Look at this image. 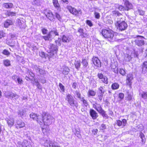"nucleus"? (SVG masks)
Wrapping results in <instances>:
<instances>
[{
  "instance_id": "1",
  "label": "nucleus",
  "mask_w": 147,
  "mask_h": 147,
  "mask_svg": "<svg viewBox=\"0 0 147 147\" xmlns=\"http://www.w3.org/2000/svg\"><path fill=\"white\" fill-rule=\"evenodd\" d=\"M101 33L104 38L110 42H113L116 40L115 34L112 31L102 29Z\"/></svg>"
},
{
  "instance_id": "2",
  "label": "nucleus",
  "mask_w": 147,
  "mask_h": 147,
  "mask_svg": "<svg viewBox=\"0 0 147 147\" xmlns=\"http://www.w3.org/2000/svg\"><path fill=\"white\" fill-rule=\"evenodd\" d=\"M115 24L117 28L121 31L126 29L127 26V24L125 22L124 18L122 17L117 18V20L115 21Z\"/></svg>"
},
{
  "instance_id": "3",
  "label": "nucleus",
  "mask_w": 147,
  "mask_h": 147,
  "mask_svg": "<svg viewBox=\"0 0 147 147\" xmlns=\"http://www.w3.org/2000/svg\"><path fill=\"white\" fill-rule=\"evenodd\" d=\"M42 117V124L44 123L45 125H49L51 123L53 120V117L50 114L45 112H43Z\"/></svg>"
},
{
  "instance_id": "4",
  "label": "nucleus",
  "mask_w": 147,
  "mask_h": 147,
  "mask_svg": "<svg viewBox=\"0 0 147 147\" xmlns=\"http://www.w3.org/2000/svg\"><path fill=\"white\" fill-rule=\"evenodd\" d=\"M65 99L71 106L77 108L78 106V103L72 95L69 94H68L66 96Z\"/></svg>"
},
{
  "instance_id": "5",
  "label": "nucleus",
  "mask_w": 147,
  "mask_h": 147,
  "mask_svg": "<svg viewBox=\"0 0 147 147\" xmlns=\"http://www.w3.org/2000/svg\"><path fill=\"white\" fill-rule=\"evenodd\" d=\"M30 117L34 120L37 121L40 125H42V116L41 115H37L34 113H32L30 115Z\"/></svg>"
},
{
  "instance_id": "6",
  "label": "nucleus",
  "mask_w": 147,
  "mask_h": 147,
  "mask_svg": "<svg viewBox=\"0 0 147 147\" xmlns=\"http://www.w3.org/2000/svg\"><path fill=\"white\" fill-rule=\"evenodd\" d=\"M67 9L71 13L74 15L77 16L79 14H82V11L81 10L78 11L71 6H67Z\"/></svg>"
},
{
  "instance_id": "7",
  "label": "nucleus",
  "mask_w": 147,
  "mask_h": 147,
  "mask_svg": "<svg viewBox=\"0 0 147 147\" xmlns=\"http://www.w3.org/2000/svg\"><path fill=\"white\" fill-rule=\"evenodd\" d=\"M44 146L47 147H57V143L54 141L47 140L44 144Z\"/></svg>"
},
{
  "instance_id": "8",
  "label": "nucleus",
  "mask_w": 147,
  "mask_h": 147,
  "mask_svg": "<svg viewBox=\"0 0 147 147\" xmlns=\"http://www.w3.org/2000/svg\"><path fill=\"white\" fill-rule=\"evenodd\" d=\"M138 38L134 40L135 44L140 47L144 45V37L140 36H138Z\"/></svg>"
},
{
  "instance_id": "9",
  "label": "nucleus",
  "mask_w": 147,
  "mask_h": 147,
  "mask_svg": "<svg viewBox=\"0 0 147 147\" xmlns=\"http://www.w3.org/2000/svg\"><path fill=\"white\" fill-rule=\"evenodd\" d=\"M49 48V52L52 54V55L51 54V55L52 56L57 53L58 51L57 46L53 44H50Z\"/></svg>"
},
{
  "instance_id": "10",
  "label": "nucleus",
  "mask_w": 147,
  "mask_h": 147,
  "mask_svg": "<svg viewBox=\"0 0 147 147\" xmlns=\"http://www.w3.org/2000/svg\"><path fill=\"white\" fill-rule=\"evenodd\" d=\"M5 96L6 97L8 98H10L11 99H14L16 100L19 97L16 94L9 91L5 93Z\"/></svg>"
},
{
  "instance_id": "11",
  "label": "nucleus",
  "mask_w": 147,
  "mask_h": 147,
  "mask_svg": "<svg viewBox=\"0 0 147 147\" xmlns=\"http://www.w3.org/2000/svg\"><path fill=\"white\" fill-rule=\"evenodd\" d=\"M45 14L46 17L51 21L53 22L55 20V17L51 11L49 10L47 11Z\"/></svg>"
},
{
  "instance_id": "12",
  "label": "nucleus",
  "mask_w": 147,
  "mask_h": 147,
  "mask_svg": "<svg viewBox=\"0 0 147 147\" xmlns=\"http://www.w3.org/2000/svg\"><path fill=\"white\" fill-rule=\"evenodd\" d=\"M124 2L125 6V11H128L129 10L132 9L133 8V5L131 3H130L127 0H123Z\"/></svg>"
},
{
  "instance_id": "13",
  "label": "nucleus",
  "mask_w": 147,
  "mask_h": 147,
  "mask_svg": "<svg viewBox=\"0 0 147 147\" xmlns=\"http://www.w3.org/2000/svg\"><path fill=\"white\" fill-rule=\"evenodd\" d=\"M133 79V76L132 74H129L127 75L126 83L130 87L131 86L132 84L131 81Z\"/></svg>"
},
{
  "instance_id": "14",
  "label": "nucleus",
  "mask_w": 147,
  "mask_h": 147,
  "mask_svg": "<svg viewBox=\"0 0 147 147\" xmlns=\"http://www.w3.org/2000/svg\"><path fill=\"white\" fill-rule=\"evenodd\" d=\"M92 61L95 66L99 67H101L100 61L97 57H94L92 59Z\"/></svg>"
},
{
  "instance_id": "15",
  "label": "nucleus",
  "mask_w": 147,
  "mask_h": 147,
  "mask_svg": "<svg viewBox=\"0 0 147 147\" xmlns=\"http://www.w3.org/2000/svg\"><path fill=\"white\" fill-rule=\"evenodd\" d=\"M16 123L15 126L17 129L22 128L25 125V123L21 120L16 121Z\"/></svg>"
},
{
  "instance_id": "16",
  "label": "nucleus",
  "mask_w": 147,
  "mask_h": 147,
  "mask_svg": "<svg viewBox=\"0 0 147 147\" xmlns=\"http://www.w3.org/2000/svg\"><path fill=\"white\" fill-rule=\"evenodd\" d=\"M90 116L93 119H96L98 116L97 113L96 111L93 109H90Z\"/></svg>"
},
{
  "instance_id": "17",
  "label": "nucleus",
  "mask_w": 147,
  "mask_h": 147,
  "mask_svg": "<svg viewBox=\"0 0 147 147\" xmlns=\"http://www.w3.org/2000/svg\"><path fill=\"white\" fill-rule=\"evenodd\" d=\"M70 71L68 67L65 65L63 66L61 68V72L62 74L65 75H67Z\"/></svg>"
},
{
  "instance_id": "18",
  "label": "nucleus",
  "mask_w": 147,
  "mask_h": 147,
  "mask_svg": "<svg viewBox=\"0 0 147 147\" xmlns=\"http://www.w3.org/2000/svg\"><path fill=\"white\" fill-rule=\"evenodd\" d=\"M5 120L8 124L9 127H11L14 124V119L13 117H9L7 118Z\"/></svg>"
},
{
  "instance_id": "19",
  "label": "nucleus",
  "mask_w": 147,
  "mask_h": 147,
  "mask_svg": "<svg viewBox=\"0 0 147 147\" xmlns=\"http://www.w3.org/2000/svg\"><path fill=\"white\" fill-rule=\"evenodd\" d=\"M19 147H32L31 142L27 140H24Z\"/></svg>"
},
{
  "instance_id": "20",
  "label": "nucleus",
  "mask_w": 147,
  "mask_h": 147,
  "mask_svg": "<svg viewBox=\"0 0 147 147\" xmlns=\"http://www.w3.org/2000/svg\"><path fill=\"white\" fill-rule=\"evenodd\" d=\"M93 107L96 110L98 113L103 109L100 104L95 103L93 105Z\"/></svg>"
},
{
  "instance_id": "21",
  "label": "nucleus",
  "mask_w": 147,
  "mask_h": 147,
  "mask_svg": "<svg viewBox=\"0 0 147 147\" xmlns=\"http://www.w3.org/2000/svg\"><path fill=\"white\" fill-rule=\"evenodd\" d=\"M53 5L55 8L58 11H60V8L57 0H53Z\"/></svg>"
},
{
  "instance_id": "22",
  "label": "nucleus",
  "mask_w": 147,
  "mask_h": 147,
  "mask_svg": "<svg viewBox=\"0 0 147 147\" xmlns=\"http://www.w3.org/2000/svg\"><path fill=\"white\" fill-rule=\"evenodd\" d=\"M62 40L63 42H68L71 40V39L68 36L64 35L62 36Z\"/></svg>"
},
{
  "instance_id": "23",
  "label": "nucleus",
  "mask_w": 147,
  "mask_h": 147,
  "mask_svg": "<svg viewBox=\"0 0 147 147\" xmlns=\"http://www.w3.org/2000/svg\"><path fill=\"white\" fill-rule=\"evenodd\" d=\"M50 34V36L51 38H53L55 36L58 35V33L57 32L56 30H51L50 32L48 34Z\"/></svg>"
},
{
  "instance_id": "24",
  "label": "nucleus",
  "mask_w": 147,
  "mask_h": 147,
  "mask_svg": "<svg viewBox=\"0 0 147 147\" xmlns=\"http://www.w3.org/2000/svg\"><path fill=\"white\" fill-rule=\"evenodd\" d=\"M13 24L12 21L10 20H7L4 23V26L5 28L8 27L10 25Z\"/></svg>"
},
{
  "instance_id": "25",
  "label": "nucleus",
  "mask_w": 147,
  "mask_h": 147,
  "mask_svg": "<svg viewBox=\"0 0 147 147\" xmlns=\"http://www.w3.org/2000/svg\"><path fill=\"white\" fill-rule=\"evenodd\" d=\"M3 6L6 8H11L12 7L13 5L11 3H5L3 4Z\"/></svg>"
},
{
  "instance_id": "26",
  "label": "nucleus",
  "mask_w": 147,
  "mask_h": 147,
  "mask_svg": "<svg viewBox=\"0 0 147 147\" xmlns=\"http://www.w3.org/2000/svg\"><path fill=\"white\" fill-rule=\"evenodd\" d=\"M142 71L145 73L147 70V61H145L142 66Z\"/></svg>"
},
{
  "instance_id": "27",
  "label": "nucleus",
  "mask_w": 147,
  "mask_h": 147,
  "mask_svg": "<svg viewBox=\"0 0 147 147\" xmlns=\"http://www.w3.org/2000/svg\"><path fill=\"white\" fill-rule=\"evenodd\" d=\"M96 94V92L94 91L91 90H89L87 93L88 96V97L94 96Z\"/></svg>"
},
{
  "instance_id": "28",
  "label": "nucleus",
  "mask_w": 147,
  "mask_h": 147,
  "mask_svg": "<svg viewBox=\"0 0 147 147\" xmlns=\"http://www.w3.org/2000/svg\"><path fill=\"white\" fill-rule=\"evenodd\" d=\"M140 95L144 99H147V92L142 91L140 92Z\"/></svg>"
},
{
  "instance_id": "29",
  "label": "nucleus",
  "mask_w": 147,
  "mask_h": 147,
  "mask_svg": "<svg viewBox=\"0 0 147 147\" xmlns=\"http://www.w3.org/2000/svg\"><path fill=\"white\" fill-rule=\"evenodd\" d=\"M82 63L83 65L84 68L85 69H86L88 65L87 61L86 59H83L82 60Z\"/></svg>"
},
{
  "instance_id": "30",
  "label": "nucleus",
  "mask_w": 147,
  "mask_h": 147,
  "mask_svg": "<svg viewBox=\"0 0 147 147\" xmlns=\"http://www.w3.org/2000/svg\"><path fill=\"white\" fill-rule=\"evenodd\" d=\"M112 14L113 16H118L119 17L120 16V17H123L121 13L119 11L115 10L113 11L112 12Z\"/></svg>"
},
{
  "instance_id": "31",
  "label": "nucleus",
  "mask_w": 147,
  "mask_h": 147,
  "mask_svg": "<svg viewBox=\"0 0 147 147\" xmlns=\"http://www.w3.org/2000/svg\"><path fill=\"white\" fill-rule=\"evenodd\" d=\"M99 113L105 119H107L108 118V116L106 113L105 112L103 109Z\"/></svg>"
},
{
  "instance_id": "32",
  "label": "nucleus",
  "mask_w": 147,
  "mask_h": 147,
  "mask_svg": "<svg viewBox=\"0 0 147 147\" xmlns=\"http://www.w3.org/2000/svg\"><path fill=\"white\" fill-rule=\"evenodd\" d=\"M140 137L142 139L141 141L142 144H144L146 141V139L144 134L141 133L140 134Z\"/></svg>"
},
{
  "instance_id": "33",
  "label": "nucleus",
  "mask_w": 147,
  "mask_h": 147,
  "mask_svg": "<svg viewBox=\"0 0 147 147\" xmlns=\"http://www.w3.org/2000/svg\"><path fill=\"white\" fill-rule=\"evenodd\" d=\"M119 87V85L117 83L113 84L111 86V88L113 90L117 89Z\"/></svg>"
},
{
  "instance_id": "34",
  "label": "nucleus",
  "mask_w": 147,
  "mask_h": 147,
  "mask_svg": "<svg viewBox=\"0 0 147 147\" xmlns=\"http://www.w3.org/2000/svg\"><path fill=\"white\" fill-rule=\"evenodd\" d=\"M105 87L104 86H100L98 89V93L104 94L105 92Z\"/></svg>"
},
{
  "instance_id": "35",
  "label": "nucleus",
  "mask_w": 147,
  "mask_h": 147,
  "mask_svg": "<svg viewBox=\"0 0 147 147\" xmlns=\"http://www.w3.org/2000/svg\"><path fill=\"white\" fill-rule=\"evenodd\" d=\"M131 58V55L127 54L125 55L124 59L126 61L128 62L130 61Z\"/></svg>"
},
{
  "instance_id": "36",
  "label": "nucleus",
  "mask_w": 147,
  "mask_h": 147,
  "mask_svg": "<svg viewBox=\"0 0 147 147\" xmlns=\"http://www.w3.org/2000/svg\"><path fill=\"white\" fill-rule=\"evenodd\" d=\"M35 82L36 83L35 85L37 86L38 88L39 89H42L41 85L39 84L38 80H36L34 78Z\"/></svg>"
},
{
  "instance_id": "37",
  "label": "nucleus",
  "mask_w": 147,
  "mask_h": 147,
  "mask_svg": "<svg viewBox=\"0 0 147 147\" xmlns=\"http://www.w3.org/2000/svg\"><path fill=\"white\" fill-rule=\"evenodd\" d=\"M74 65L76 68L78 69L80 67L81 65L80 62L79 61H75L74 63Z\"/></svg>"
},
{
  "instance_id": "38",
  "label": "nucleus",
  "mask_w": 147,
  "mask_h": 147,
  "mask_svg": "<svg viewBox=\"0 0 147 147\" xmlns=\"http://www.w3.org/2000/svg\"><path fill=\"white\" fill-rule=\"evenodd\" d=\"M75 132L74 133L75 135L78 137H80V130L79 129L77 128L75 129Z\"/></svg>"
},
{
  "instance_id": "39",
  "label": "nucleus",
  "mask_w": 147,
  "mask_h": 147,
  "mask_svg": "<svg viewBox=\"0 0 147 147\" xmlns=\"http://www.w3.org/2000/svg\"><path fill=\"white\" fill-rule=\"evenodd\" d=\"M101 81L104 83L107 84L108 83V80L106 76H105L101 80Z\"/></svg>"
},
{
  "instance_id": "40",
  "label": "nucleus",
  "mask_w": 147,
  "mask_h": 147,
  "mask_svg": "<svg viewBox=\"0 0 147 147\" xmlns=\"http://www.w3.org/2000/svg\"><path fill=\"white\" fill-rule=\"evenodd\" d=\"M18 22H19V25L20 28H25L26 27V25L25 24V23H23V24H22L20 20H19L18 21Z\"/></svg>"
},
{
  "instance_id": "41",
  "label": "nucleus",
  "mask_w": 147,
  "mask_h": 147,
  "mask_svg": "<svg viewBox=\"0 0 147 147\" xmlns=\"http://www.w3.org/2000/svg\"><path fill=\"white\" fill-rule=\"evenodd\" d=\"M25 113V111L24 110H19L18 112V115L22 117Z\"/></svg>"
},
{
  "instance_id": "42",
  "label": "nucleus",
  "mask_w": 147,
  "mask_h": 147,
  "mask_svg": "<svg viewBox=\"0 0 147 147\" xmlns=\"http://www.w3.org/2000/svg\"><path fill=\"white\" fill-rule=\"evenodd\" d=\"M3 63L4 65L6 66H8L10 65V61L8 59H6L4 60Z\"/></svg>"
},
{
  "instance_id": "43",
  "label": "nucleus",
  "mask_w": 147,
  "mask_h": 147,
  "mask_svg": "<svg viewBox=\"0 0 147 147\" xmlns=\"http://www.w3.org/2000/svg\"><path fill=\"white\" fill-rule=\"evenodd\" d=\"M6 14L8 16H14L16 15V13L15 12H11L10 11H7Z\"/></svg>"
},
{
  "instance_id": "44",
  "label": "nucleus",
  "mask_w": 147,
  "mask_h": 147,
  "mask_svg": "<svg viewBox=\"0 0 147 147\" xmlns=\"http://www.w3.org/2000/svg\"><path fill=\"white\" fill-rule=\"evenodd\" d=\"M50 34H48L46 36H43L42 37L45 40H49L50 39H51L50 37Z\"/></svg>"
},
{
  "instance_id": "45",
  "label": "nucleus",
  "mask_w": 147,
  "mask_h": 147,
  "mask_svg": "<svg viewBox=\"0 0 147 147\" xmlns=\"http://www.w3.org/2000/svg\"><path fill=\"white\" fill-rule=\"evenodd\" d=\"M118 7V8L120 11H124L125 10V8L123 6L121 5H119L118 4H116Z\"/></svg>"
},
{
  "instance_id": "46",
  "label": "nucleus",
  "mask_w": 147,
  "mask_h": 147,
  "mask_svg": "<svg viewBox=\"0 0 147 147\" xmlns=\"http://www.w3.org/2000/svg\"><path fill=\"white\" fill-rule=\"evenodd\" d=\"M103 94H104L102 93L100 94L98 92V98L99 100L100 101H101L102 99L103 96Z\"/></svg>"
},
{
  "instance_id": "47",
  "label": "nucleus",
  "mask_w": 147,
  "mask_h": 147,
  "mask_svg": "<svg viewBox=\"0 0 147 147\" xmlns=\"http://www.w3.org/2000/svg\"><path fill=\"white\" fill-rule=\"evenodd\" d=\"M95 17L97 19H99L100 17V14L99 13L96 11H94V13Z\"/></svg>"
},
{
  "instance_id": "48",
  "label": "nucleus",
  "mask_w": 147,
  "mask_h": 147,
  "mask_svg": "<svg viewBox=\"0 0 147 147\" xmlns=\"http://www.w3.org/2000/svg\"><path fill=\"white\" fill-rule=\"evenodd\" d=\"M40 0H33V4L34 5H39L40 4Z\"/></svg>"
},
{
  "instance_id": "49",
  "label": "nucleus",
  "mask_w": 147,
  "mask_h": 147,
  "mask_svg": "<svg viewBox=\"0 0 147 147\" xmlns=\"http://www.w3.org/2000/svg\"><path fill=\"white\" fill-rule=\"evenodd\" d=\"M61 39L58 38L57 40L55 41V42L56 44L58 45H60L61 44Z\"/></svg>"
},
{
  "instance_id": "50",
  "label": "nucleus",
  "mask_w": 147,
  "mask_h": 147,
  "mask_svg": "<svg viewBox=\"0 0 147 147\" xmlns=\"http://www.w3.org/2000/svg\"><path fill=\"white\" fill-rule=\"evenodd\" d=\"M55 16L56 18L59 21H61V17L60 15L57 13L56 12L55 13Z\"/></svg>"
},
{
  "instance_id": "51",
  "label": "nucleus",
  "mask_w": 147,
  "mask_h": 147,
  "mask_svg": "<svg viewBox=\"0 0 147 147\" xmlns=\"http://www.w3.org/2000/svg\"><path fill=\"white\" fill-rule=\"evenodd\" d=\"M6 36V34L2 31L0 30V38L1 39L2 38Z\"/></svg>"
},
{
  "instance_id": "52",
  "label": "nucleus",
  "mask_w": 147,
  "mask_h": 147,
  "mask_svg": "<svg viewBox=\"0 0 147 147\" xmlns=\"http://www.w3.org/2000/svg\"><path fill=\"white\" fill-rule=\"evenodd\" d=\"M119 72V73L123 76L124 75L126 74L125 70L123 69H120Z\"/></svg>"
},
{
  "instance_id": "53",
  "label": "nucleus",
  "mask_w": 147,
  "mask_h": 147,
  "mask_svg": "<svg viewBox=\"0 0 147 147\" xmlns=\"http://www.w3.org/2000/svg\"><path fill=\"white\" fill-rule=\"evenodd\" d=\"M59 86L60 87V90L62 92H64V86L61 83H60L59 84Z\"/></svg>"
},
{
  "instance_id": "54",
  "label": "nucleus",
  "mask_w": 147,
  "mask_h": 147,
  "mask_svg": "<svg viewBox=\"0 0 147 147\" xmlns=\"http://www.w3.org/2000/svg\"><path fill=\"white\" fill-rule=\"evenodd\" d=\"M33 68L37 72H38L39 69H40L39 68V66H37V65H34L33 66Z\"/></svg>"
},
{
  "instance_id": "55",
  "label": "nucleus",
  "mask_w": 147,
  "mask_h": 147,
  "mask_svg": "<svg viewBox=\"0 0 147 147\" xmlns=\"http://www.w3.org/2000/svg\"><path fill=\"white\" fill-rule=\"evenodd\" d=\"M122 121L120 120H118L117 121H116V124L119 127H120L122 126Z\"/></svg>"
},
{
  "instance_id": "56",
  "label": "nucleus",
  "mask_w": 147,
  "mask_h": 147,
  "mask_svg": "<svg viewBox=\"0 0 147 147\" xmlns=\"http://www.w3.org/2000/svg\"><path fill=\"white\" fill-rule=\"evenodd\" d=\"M86 22V24L90 27H91L93 26L92 23L90 20H87Z\"/></svg>"
},
{
  "instance_id": "57",
  "label": "nucleus",
  "mask_w": 147,
  "mask_h": 147,
  "mask_svg": "<svg viewBox=\"0 0 147 147\" xmlns=\"http://www.w3.org/2000/svg\"><path fill=\"white\" fill-rule=\"evenodd\" d=\"M2 53L3 54L5 55H9L10 54L9 52L7 50L5 49L3 50L2 52Z\"/></svg>"
},
{
  "instance_id": "58",
  "label": "nucleus",
  "mask_w": 147,
  "mask_h": 147,
  "mask_svg": "<svg viewBox=\"0 0 147 147\" xmlns=\"http://www.w3.org/2000/svg\"><path fill=\"white\" fill-rule=\"evenodd\" d=\"M106 128V127L105 124H102L100 127V130H103L105 129Z\"/></svg>"
},
{
  "instance_id": "59",
  "label": "nucleus",
  "mask_w": 147,
  "mask_h": 147,
  "mask_svg": "<svg viewBox=\"0 0 147 147\" xmlns=\"http://www.w3.org/2000/svg\"><path fill=\"white\" fill-rule=\"evenodd\" d=\"M80 36L82 38H87L88 37V35L86 33H82V34H80Z\"/></svg>"
},
{
  "instance_id": "60",
  "label": "nucleus",
  "mask_w": 147,
  "mask_h": 147,
  "mask_svg": "<svg viewBox=\"0 0 147 147\" xmlns=\"http://www.w3.org/2000/svg\"><path fill=\"white\" fill-rule=\"evenodd\" d=\"M81 100L83 102V104L85 106L87 107L88 105V104L87 101L83 98H82Z\"/></svg>"
},
{
  "instance_id": "61",
  "label": "nucleus",
  "mask_w": 147,
  "mask_h": 147,
  "mask_svg": "<svg viewBox=\"0 0 147 147\" xmlns=\"http://www.w3.org/2000/svg\"><path fill=\"white\" fill-rule=\"evenodd\" d=\"M98 131V130L97 129H94L92 130V134L94 135H96Z\"/></svg>"
},
{
  "instance_id": "62",
  "label": "nucleus",
  "mask_w": 147,
  "mask_h": 147,
  "mask_svg": "<svg viewBox=\"0 0 147 147\" xmlns=\"http://www.w3.org/2000/svg\"><path fill=\"white\" fill-rule=\"evenodd\" d=\"M105 76H104L101 73H98V78L100 79H102Z\"/></svg>"
},
{
  "instance_id": "63",
  "label": "nucleus",
  "mask_w": 147,
  "mask_h": 147,
  "mask_svg": "<svg viewBox=\"0 0 147 147\" xmlns=\"http://www.w3.org/2000/svg\"><path fill=\"white\" fill-rule=\"evenodd\" d=\"M122 127H124L127 123V121L125 119H123L122 120Z\"/></svg>"
},
{
  "instance_id": "64",
  "label": "nucleus",
  "mask_w": 147,
  "mask_h": 147,
  "mask_svg": "<svg viewBox=\"0 0 147 147\" xmlns=\"http://www.w3.org/2000/svg\"><path fill=\"white\" fill-rule=\"evenodd\" d=\"M42 32L43 34H45L47 33V30L45 28H43L41 29Z\"/></svg>"
}]
</instances>
